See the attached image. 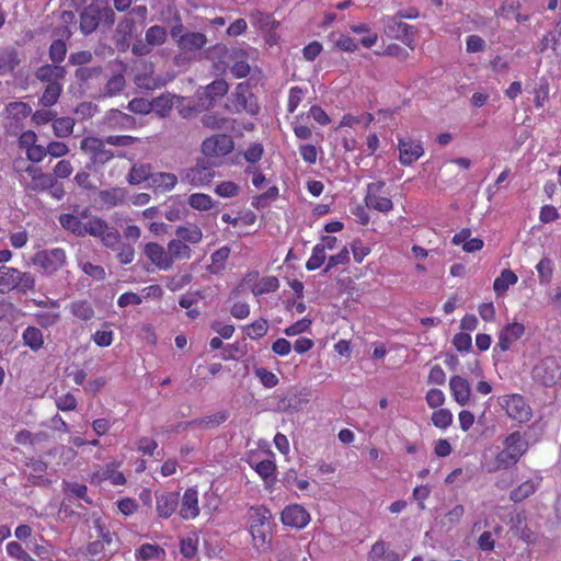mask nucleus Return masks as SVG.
<instances>
[{"instance_id": "60", "label": "nucleus", "mask_w": 561, "mask_h": 561, "mask_svg": "<svg viewBox=\"0 0 561 561\" xmlns=\"http://www.w3.org/2000/svg\"><path fill=\"white\" fill-rule=\"evenodd\" d=\"M254 374L266 388H274L278 383V377L266 368H255Z\"/></svg>"}, {"instance_id": "33", "label": "nucleus", "mask_w": 561, "mask_h": 561, "mask_svg": "<svg viewBox=\"0 0 561 561\" xmlns=\"http://www.w3.org/2000/svg\"><path fill=\"white\" fill-rule=\"evenodd\" d=\"M151 165L144 163H136L130 168L127 175V182L131 185H138L147 180L151 181Z\"/></svg>"}, {"instance_id": "5", "label": "nucleus", "mask_w": 561, "mask_h": 561, "mask_svg": "<svg viewBox=\"0 0 561 561\" xmlns=\"http://www.w3.org/2000/svg\"><path fill=\"white\" fill-rule=\"evenodd\" d=\"M32 262L44 274L53 275L66 265L67 255L65 250L60 248H54L38 251L32 257Z\"/></svg>"}, {"instance_id": "7", "label": "nucleus", "mask_w": 561, "mask_h": 561, "mask_svg": "<svg viewBox=\"0 0 561 561\" xmlns=\"http://www.w3.org/2000/svg\"><path fill=\"white\" fill-rule=\"evenodd\" d=\"M167 30L160 25H153L146 31L145 41L139 39L134 43L131 47V51L137 56H146L151 53V50L161 46L167 41Z\"/></svg>"}, {"instance_id": "1", "label": "nucleus", "mask_w": 561, "mask_h": 561, "mask_svg": "<svg viewBox=\"0 0 561 561\" xmlns=\"http://www.w3.org/2000/svg\"><path fill=\"white\" fill-rule=\"evenodd\" d=\"M35 287V277L28 272H21L10 266H0V293H10L16 289L27 293Z\"/></svg>"}, {"instance_id": "46", "label": "nucleus", "mask_w": 561, "mask_h": 561, "mask_svg": "<svg viewBox=\"0 0 561 561\" xmlns=\"http://www.w3.org/2000/svg\"><path fill=\"white\" fill-rule=\"evenodd\" d=\"M75 127V121L70 117H60L54 121L53 129L54 134L58 138H65L72 134Z\"/></svg>"}, {"instance_id": "3", "label": "nucleus", "mask_w": 561, "mask_h": 561, "mask_svg": "<svg viewBox=\"0 0 561 561\" xmlns=\"http://www.w3.org/2000/svg\"><path fill=\"white\" fill-rule=\"evenodd\" d=\"M536 382L551 387L561 380V356L549 355L540 358L531 370Z\"/></svg>"}, {"instance_id": "48", "label": "nucleus", "mask_w": 561, "mask_h": 561, "mask_svg": "<svg viewBox=\"0 0 561 561\" xmlns=\"http://www.w3.org/2000/svg\"><path fill=\"white\" fill-rule=\"evenodd\" d=\"M59 222L62 228L71 231L76 236L82 237L83 222L72 214H62L59 216Z\"/></svg>"}, {"instance_id": "27", "label": "nucleus", "mask_w": 561, "mask_h": 561, "mask_svg": "<svg viewBox=\"0 0 561 561\" xmlns=\"http://www.w3.org/2000/svg\"><path fill=\"white\" fill-rule=\"evenodd\" d=\"M178 183V176L174 173L158 172L152 173L150 186L159 192H170Z\"/></svg>"}, {"instance_id": "28", "label": "nucleus", "mask_w": 561, "mask_h": 561, "mask_svg": "<svg viewBox=\"0 0 561 561\" xmlns=\"http://www.w3.org/2000/svg\"><path fill=\"white\" fill-rule=\"evenodd\" d=\"M167 247L172 265L175 261L190 260L192 257L191 247L178 238L170 240Z\"/></svg>"}, {"instance_id": "26", "label": "nucleus", "mask_w": 561, "mask_h": 561, "mask_svg": "<svg viewBox=\"0 0 561 561\" xmlns=\"http://www.w3.org/2000/svg\"><path fill=\"white\" fill-rule=\"evenodd\" d=\"M272 526V513L264 506L251 507L249 513V529Z\"/></svg>"}, {"instance_id": "49", "label": "nucleus", "mask_w": 561, "mask_h": 561, "mask_svg": "<svg viewBox=\"0 0 561 561\" xmlns=\"http://www.w3.org/2000/svg\"><path fill=\"white\" fill-rule=\"evenodd\" d=\"M61 90H62V85L60 82H53V83L47 84V87L41 98V103L44 106L54 105L58 101Z\"/></svg>"}, {"instance_id": "43", "label": "nucleus", "mask_w": 561, "mask_h": 561, "mask_svg": "<svg viewBox=\"0 0 561 561\" xmlns=\"http://www.w3.org/2000/svg\"><path fill=\"white\" fill-rule=\"evenodd\" d=\"M188 205L197 210L207 211L211 209L215 205L211 196L204 193H194L188 197Z\"/></svg>"}, {"instance_id": "14", "label": "nucleus", "mask_w": 561, "mask_h": 561, "mask_svg": "<svg viewBox=\"0 0 561 561\" xmlns=\"http://www.w3.org/2000/svg\"><path fill=\"white\" fill-rule=\"evenodd\" d=\"M144 254L147 260L161 271H169L172 268L169 250L157 242H148L144 247Z\"/></svg>"}, {"instance_id": "57", "label": "nucleus", "mask_w": 561, "mask_h": 561, "mask_svg": "<svg viewBox=\"0 0 561 561\" xmlns=\"http://www.w3.org/2000/svg\"><path fill=\"white\" fill-rule=\"evenodd\" d=\"M37 323L43 328H49L55 325L59 319L60 313L58 309L51 311H43L35 314Z\"/></svg>"}, {"instance_id": "2", "label": "nucleus", "mask_w": 561, "mask_h": 561, "mask_svg": "<svg viewBox=\"0 0 561 561\" xmlns=\"http://www.w3.org/2000/svg\"><path fill=\"white\" fill-rule=\"evenodd\" d=\"M386 36L401 41L410 49L415 48V36L417 30L408 23L402 22L398 15H385L380 19Z\"/></svg>"}, {"instance_id": "20", "label": "nucleus", "mask_w": 561, "mask_h": 561, "mask_svg": "<svg viewBox=\"0 0 561 561\" xmlns=\"http://www.w3.org/2000/svg\"><path fill=\"white\" fill-rule=\"evenodd\" d=\"M179 494L174 492H165L156 496V508L159 517L169 518L179 505Z\"/></svg>"}, {"instance_id": "31", "label": "nucleus", "mask_w": 561, "mask_h": 561, "mask_svg": "<svg viewBox=\"0 0 561 561\" xmlns=\"http://www.w3.org/2000/svg\"><path fill=\"white\" fill-rule=\"evenodd\" d=\"M517 280L518 277L513 271L508 268L503 270L500 276L495 278L493 283V289L497 296H503L510 286L515 285Z\"/></svg>"}, {"instance_id": "12", "label": "nucleus", "mask_w": 561, "mask_h": 561, "mask_svg": "<svg viewBox=\"0 0 561 561\" xmlns=\"http://www.w3.org/2000/svg\"><path fill=\"white\" fill-rule=\"evenodd\" d=\"M105 144L106 139L85 137L81 141L80 148L82 151L90 154L94 162L105 163L114 157L113 152L105 148Z\"/></svg>"}, {"instance_id": "40", "label": "nucleus", "mask_w": 561, "mask_h": 561, "mask_svg": "<svg viewBox=\"0 0 561 561\" xmlns=\"http://www.w3.org/2000/svg\"><path fill=\"white\" fill-rule=\"evenodd\" d=\"M175 96H172L170 94H163L160 95L151 101L152 103V110L157 115L160 117L167 116L170 111L172 110L174 103Z\"/></svg>"}, {"instance_id": "9", "label": "nucleus", "mask_w": 561, "mask_h": 561, "mask_svg": "<svg viewBox=\"0 0 561 561\" xmlns=\"http://www.w3.org/2000/svg\"><path fill=\"white\" fill-rule=\"evenodd\" d=\"M24 171L30 179L27 180L23 178L21 180V183L26 191L41 192L55 186L54 176L48 173H44L39 168L30 164Z\"/></svg>"}, {"instance_id": "15", "label": "nucleus", "mask_w": 561, "mask_h": 561, "mask_svg": "<svg viewBox=\"0 0 561 561\" xmlns=\"http://www.w3.org/2000/svg\"><path fill=\"white\" fill-rule=\"evenodd\" d=\"M515 465L516 461L504 449L492 457L484 456L481 461V468L488 473L507 470Z\"/></svg>"}, {"instance_id": "21", "label": "nucleus", "mask_w": 561, "mask_h": 561, "mask_svg": "<svg viewBox=\"0 0 561 561\" xmlns=\"http://www.w3.org/2000/svg\"><path fill=\"white\" fill-rule=\"evenodd\" d=\"M503 445V449L516 461V463L528 449V443L518 432L510 434L504 439Z\"/></svg>"}, {"instance_id": "55", "label": "nucleus", "mask_w": 561, "mask_h": 561, "mask_svg": "<svg viewBox=\"0 0 561 561\" xmlns=\"http://www.w3.org/2000/svg\"><path fill=\"white\" fill-rule=\"evenodd\" d=\"M197 545L198 538L196 535L187 536L181 539L180 551L185 558L191 559L196 554Z\"/></svg>"}, {"instance_id": "29", "label": "nucleus", "mask_w": 561, "mask_h": 561, "mask_svg": "<svg viewBox=\"0 0 561 561\" xmlns=\"http://www.w3.org/2000/svg\"><path fill=\"white\" fill-rule=\"evenodd\" d=\"M252 536L253 547L259 552H264L270 549L272 539V526L250 529Z\"/></svg>"}, {"instance_id": "56", "label": "nucleus", "mask_w": 561, "mask_h": 561, "mask_svg": "<svg viewBox=\"0 0 561 561\" xmlns=\"http://www.w3.org/2000/svg\"><path fill=\"white\" fill-rule=\"evenodd\" d=\"M264 153V148L259 142H252L248 146V148L243 152V158L250 164L257 163Z\"/></svg>"}, {"instance_id": "11", "label": "nucleus", "mask_w": 561, "mask_h": 561, "mask_svg": "<svg viewBox=\"0 0 561 561\" xmlns=\"http://www.w3.org/2000/svg\"><path fill=\"white\" fill-rule=\"evenodd\" d=\"M121 466L119 462H110L103 467H99L90 477V483L92 484H101L104 481H110L113 485H124L126 483V478L118 470Z\"/></svg>"}, {"instance_id": "58", "label": "nucleus", "mask_w": 561, "mask_h": 561, "mask_svg": "<svg viewBox=\"0 0 561 561\" xmlns=\"http://www.w3.org/2000/svg\"><path fill=\"white\" fill-rule=\"evenodd\" d=\"M267 329V321L264 319H260L254 321L247 328V334L250 339L257 340L266 334Z\"/></svg>"}, {"instance_id": "53", "label": "nucleus", "mask_w": 561, "mask_h": 561, "mask_svg": "<svg viewBox=\"0 0 561 561\" xmlns=\"http://www.w3.org/2000/svg\"><path fill=\"white\" fill-rule=\"evenodd\" d=\"M108 124L112 127L128 128L133 123L134 118L121 111H111L108 114Z\"/></svg>"}, {"instance_id": "59", "label": "nucleus", "mask_w": 561, "mask_h": 561, "mask_svg": "<svg viewBox=\"0 0 561 561\" xmlns=\"http://www.w3.org/2000/svg\"><path fill=\"white\" fill-rule=\"evenodd\" d=\"M66 53H67V47H66V44L64 41L56 39L51 43V45L49 47V57L53 62H55V64L61 62L66 57Z\"/></svg>"}, {"instance_id": "38", "label": "nucleus", "mask_w": 561, "mask_h": 561, "mask_svg": "<svg viewBox=\"0 0 561 561\" xmlns=\"http://www.w3.org/2000/svg\"><path fill=\"white\" fill-rule=\"evenodd\" d=\"M25 345L33 351H38L44 345V336L42 331L36 327H27L22 334Z\"/></svg>"}, {"instance_id": "61", "label": "nucleus", "mask_w": 561, "mask_h": 561, "mask_svg": "<svg viewBox=\"0 0 561 561\" xmlns=\"http://www.w3.org/2000/svg\"><path fill=\"white\" fill-rule=\"evenodd\" d=\"M104 230L105 231L99 238L106 248L113 249L121 243V233L118 230L110 228L108 225Z\"/></svg>"}, {"instance_id": "13", "label": "nucleus", "mask_w": 561, "mask_h": 561, "mask_svg": "<svg viewBox=\"0 0 561 561\" xmlns=\"http://www.w3.org/2000/svg\"><path fill=\"white\" fill-rule=\"evenodd\" d=\"M399 161L402 165H410L424 154L420 140L398 137Z\"/></svg>"}, {"instance_id": "62", "label": "nucleus", "mask_w": 561, "mask_h": 561, "mask_svg": "<svg viewBox=\"0 0 561 561\" xmlns=\"http://www.w3.org/2000/svg\"><path fill=\"white\" fill-rule=\"evenodd\" d=\"M536 270L538 272L540 283L549 282L553 271L552 261L548 257L541 259L536 265Z\"/></svg>"}, {"instance_id": "51", "label": "nucleus", "mask_w": 561, "mask_h": 561, "mask_svg": "<svg viewBox=\"0 0 561 561\" xmlns=\"http://www.w3.org/2000/svg\"><path fill=\"white\" fill-rule=\"evenodd\" d=\"M8 115L15 121L23 119L31 113V107L24 102H12L5 108Z\"/></svg>"}, {"instance_id": "32", "label": "nucleus", "mask_w": 561, "mask_h": 561, "mask_svg": "<svg viewBox=\"0 0 561 561\" xmlns=\"http://www.w3.org/2000/svg\"><path fill=\"white\" fill-rule=\"evenodd\" d=\"M19 62L18 53L14 48L0 49V76L12 72Z\"/></svg>"}, {"instance_id": "19", "label": "nucleus", "mask_w": 561, "mask_h": 561, "mask_svg": "<svg viewBox=\"0 0 561 561\" xmlns=\"http://www.w3.org/2000/svg\"><path fill=\"white\" fill-rule=\"evenodd\" d=\"M198 514V492L195 488H190L185 490L182 496L180 515L184 519H193L197 517Z\"/></svg>"}, {"instance_id": "42", "label": "nucleus", "mask_w": 561, "mask_h": 561, "mask_svg": "<svg viewBox=\"0 0 561 561\" xmlns=\"http://www.w3.org/2000/svg\"><path fill=\"white\" fill-rule=\"evenodd\" d=\"M254 469L267 484L275 481L276 465L272 459H264L257 462Z\"/></svg>"}, {"instance_id": "64", "label": "nucleus", "mask_w": 561, "mask_h": 561, "mask_svg": "<svg viewBox=\"0 0 561 561\" xmlns=\"http://www.w3.org/2000/svg\"><path fill=\"white\" fill-rule=\"evenodd\" d=\"M325 261V252L321 250L320 247L314 245L312 249V254L308 259L306 263V267L308 271H314L319 268Z\"/></svg>"}, {"instance_id": "16", "label": "nucleus", "mask_w": 561, "mask_h": 561, "mask_svg": "<svg viewBox=\"0 0 561 561\" xmlns=\"http://www.w3.org/2000/svg\"><path fill=\"white\" fill-rule=\"evenodd\" d=\"M525 333V327L518 322L506 324L499 333L497 346L501 351H508Z\"/></svg>"}, {"instance_id": "44", "label": "nucleus", "mask_w": 561, "mask_h": 561, "mask_svg": "<svg viewBox=\"0 0 561 561\" xmlns=\"http://www.w3.org/2000/svg\"><path fill=\"white\" fill-rule=\"evenodd\" d=\"M549 91L548 80L546 78H540L534 88V103L536 107L540 108L545 106L549 100Z\"/></svg>"}, {"instance_id": "30", "label": "nucleus", "mask_w": 561, "mask_h": 561, "mask_svg": "<svg viewBox=\"0 0 561 561\" xmlns=\"http://www.w3.org/2000/svg\"><path fill=\"white\" fill-rule=\"evenodd\" d=\"M538 485L539 480H526L511 491L510 499L515 503L522 502L534 494L538 489Z\"/></svg>"}, {"instance_id": "22", "label": "nucleus", "mask_w": 561, "mask_h": 561, "mask_svg": "<svg viewBox=\"0 0 561 561\" xmlns=\"http://www.w3.org/2000/svg\"><path fill=\"white\" fill-rule=\"evenodd\" d=\"M207 43V38L203 33L188 32L178 39V46L182 50L196 51L202 49Z\"/></svg>"}, {"instance_id": "47", "label": "nucleus", "mask_w": 561, "mask_h": 561, "mask_svg": "<svg viewBox=\"0 0 561 561\" xmlns=\"http://www.w3.org/2000/svg\"><path fill=\"white\" fill-rule=\"evenodd\" d=\"M106 226L107 224L99 217L90 218L88 221L83 222L82 237L90 234L92 237L99 238L105 231L104 229Z\"/></svg>"}, {"instance_id": "10", "label": "nucleus", "mask_w": 561, "mask_h": 561, "mask_svg": "<svg viewBox=\"0 0 561 561\" xmlns=\"http://www.w3.org/2000/svg\"><path fill=\"white\" fill-rule=\"evenodd\" d=\"M280 520L287 527L302 529L310 523L311 516L304 506L290 504L282 511Z\"/></svg>"}, {"instance_id": "36", "label": "nucleus", "mask_w": 561, "mask_h": 561, "mask_svg": "<svg viewBox=\"0 0 561 561\" xmlns=\"http://www.w3.org/2000/svg\"><path fill=\"white\" fill-rule=\"evenodd\" d=\"M100 16L96 9L89 7L84 9L80 16V28L82 33L90 34L96 30Z\"/></svg>"}, {"instance_id": "63", "label": "nucleus", "mask_w": 561, "mask_h": 561, "mask_svg": "<svg viewBox=\"0 0 561 561\" xmlns=\"http://www.w3.org/2000/svg\"><path fill=\"white\" fill-rule=\"evenodd\" d=\"M121 264H130L135 257V249L133 245L128 243H119L117 245V254H116Z\"/></svg>"}, {"instance_id": "54", "label": "nucleus", "mask_w": 561, "mask_h": 561, "mask_svg": "<svg viewBox=\"0 0 561 561\" xmlns=\"http://www.w3.org/2000/svg\"><path fill=\"white\" fill-rule=\"evenodd\" d=\"M228 83L224 79H219L209 83L205 91L206 95L213 101L216 98L224 96L228 92Z\"/></svg>"}, {"instance_id": "4", "label": "nucleus", "mask_w": 561, "mask_h": 561, "mask_svg": "<svg viewBox=\"0 0 561 561\" xmlns=\"http://www.w3.org/2000/svg\"><path fill=\"white\" fill-rule=\"evenodd\" d=\"M234 149V141L231 136L226 134H216L207 137L201 146L202 153L213 160L215 164L224 157L231 153Z\"/></svg>"}, {"instance_id": "8", "label": "nucleus", "mask_w": 561, "mask_h": 561, "mask_svg": "<svg viewBox=\"0 0 561 561\" xmlns=\"http://www.w3.org/2000/svg\"><path fill=\"white\" fill-rule=\"evenodd\" d=\"M383 187V181H376L367 185L364 201L369 209L380 213H389L393 208L392 201L388 196L382 195Z\"/></svg>"}, {"instance_id": "34", "label": "nucleus", "mask_w": 561, "mask_h": 561, "mask_svg": "<svg viewBox=\"0 0 561 561\" xmlns=\"http://www.w3.org/2000/svg\"><path fill=\"white\" fill-rule=\"evenodd\" d=\"M164 550L158 545L145 543L136 550V559L141 561H158L164 557Z\"/></svg>"}, {"instance_id": "23", "label": "nucleus", "mask_w": 561, "mask_h": 561, "mask_svg": "<svg viewBox=\"0 0 561 561\" xmlns=\"http://www.w3.org/2000/svg\"><path fill=\"white\" fill-rule=\"evenodd\" d=\"M369 561H401L402 558L394 550H389L386 542L378 540L368 552Z\"/></svg>"}, {"instance_id": "25", "label": "nucleus", "mask_w": 561, "mask_h": 561, "mask_svg": "<svg viewBox=\"0 0 561 561\" xmlns=\"http://www.w3.org/2000/svg\"><path fill=\"white\" fill-rule=\"evenodd\" d=\"M66 70L58 65H44L39 67L35 73L36 78L43 82H60L64 80Z\"/></svg>"}, {"instance_id": "39", "label": "nucleus", "mask_w": 561, "mask_h": 561, "mask_svg": "<svg viewBox=\"0 0 561 561\" xmlns=\"http://www.w3.org/2000/svg\"><path fill=\"white\" fill-rule=\"evenodd\" d=\"M69 310L72 316L82 320L89 321L94 317V309L87 300L73 301L69 305Z\"/></svg>"}, {"instance_id": "35", "label": "nucleus", "mask_w": 561, "mask_h": 561, "mask_svg": "<svg viewBox=\"0 0 561 561\" xmlns=\"http://www.w3.org/2000/svg\"><path fill=\"white\" fill-rule=\"evenodd\" d=\"M126 198V191L121 187H114L100 192V199L107 208L115 207L124 203Z\"/></svg>"}, {"instance_id": "6", "label": "nucleus", "mask_w": 561, "mask_h": 561, "mask_svg": "<svg viewBox=\"0 0 561 561\" xmlns=\"http://www.w3.org/2000/svg\"><path fill=\"white\" fill-rule=\"evenodd\" d=\"M499 403L506 411L508 417L519 423H526L531 417V409L519 394L503 396Z\"/></svg>"}, {"instance_id": "17", "label": "nucleus", "mask_w": 561, "mask_h": 561, "mask_svg": "<svg viewBox=\"0 0 561 561\" xmlns=\"http://www.w3.org/2000/svg\"><path fill=\"white\" fill-rule=\"evenodd\" d=\"M449 389L454 400L461 407L467 405L471 399V387L461 376H453L449 379Z\"/></svg>"}, {"instance_id": "50", "label": "nucleus", "mask_w": 561, "mask_h": 561, "mask_svg": "<svg viewBox=\"0 0 561 561\" xmlns=\"http://www.w3.org/2000/svg\"><path fill=\"white\" fill-rule=\"evenodd\" d=\"M332 42L335 47L340 48L343 51L353 53L358 48V44L348 35L339 34L331 35Z\"/></svg>"}, {"instance_id": "37", "label": "nucleus", "mask_w": 561, "mask_h": 561, "mask_svg": "<svg viewBox=\"0 0 561 561\" xmlns=\"http://www.w3.org/2000/svg\"><path fill=\"white\" fill-rule=\"evenodd\" d=\"M350 28L353 33L363 35L359 42L365 48L373 47L378 41V34L376 32H373L368 24H354L351 25Z\"/></svg>"}, {"instance_id": "45", "label": "nucleus", "mask_w": 561, "mask_h": 561, "mask_svg": "<svg viewBox=\"0 0 561 561\" xmlns=\"http://www.w3.org/2000/svg\"><path fill=\"white\" fill-rule=\"evenodd\" d=\"M279 287V282L275 276H261L257 285L253 288L254 296L276 291Z\"/></svg>"}, {"instance_id": "24", "label": "nucleus", "mask_w": 561, "mask_h": 561, "mask_svg": "<svg viewBox=\"0 0 561 561\" xmlns=\"http://www.w3.org/2000/svg\"><path fill=\"white\" fill-rule=\"evenodd\" d=\"M175 236L179 240L186 244H198L203 240V232L201 228L194 224H186L179 226L175 229Z\"/></svg>"}, {"instance_id": "41", "label": "nucleus", "mask_w": 561, "mask_h": 561, "mask_svg": "<svg viewBox=\"0 0 561 561\" xmlns=\"http://www.w3.org/2000/svg\"><path fill=\"white\" fill-rule=\"evenodd\" d=\"M214 192L221 198H232L240 194L241 187L233 181H221L216 184Z\"/></svg>"}, {"instance_id": "18", "label": "nucleus", "mask_w": 561, "mask_h": 561, "mask_svg": "<svg viewBox=\"0 0 561 561\" xmlns=\"http://www.w3.org/2000/svg\"><path fill=\"white\" fill-rule=\"evenodd\" d=\"M214 171L206 167L196 165L185 170L182 181L199 187L208 185L214 179Z\"/></svg>"}, {"instance_id": "52", "label": "nucleus", "mask_w": 561, "mask_h": 561, "mask_svg": "<svg viewBox=\"0 0 561 561\" xmlns=\"http://www.w3.org/2000/svg\"><path fill=\"white\" fill-rule=\"evenodd\" d=\"M433 424L442 430H446L453 423V413L448 409H439L432 414Z\"/></svg>"}]
</instances>
